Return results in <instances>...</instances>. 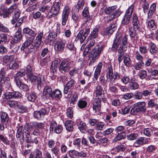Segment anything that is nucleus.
Listing matches in <instances>:
<instances>
[{
	"label": "nucleus",
	"mask_w": 158,
	"mask_h": 158,
	"mask_svg": "<svg viewBox=\"0 0 158 158\" xmlns=\"http://www.w3.org/2000/svg\"><path fill=\"white\" fill-rule=\"evenodd\" d=\"M146 103L144 102H139L134 104L131 110V114L132 115H135L139 112H145L146 110Z\"/></svg>",
	"instance_id": "nucleus-7"
},
{
	"label": "nucleus",
	"mask_w": 158,
	"mask_h": 158,
	"mask_svg": "<svg viewBox=\"0 0 158 158\" xmlns=\"http://www.w3.org/2000/svg\"><path fill=\"white\" fill-rule=\"evenodd\" d=\"M94 128L96 131H102L106 128V126L103 122L98 121Z\"/></svg>",
	"instance_id": "nucleus-33"
},
{
	"label": "nucleus",
	"mask_w": 158,
	"mask_h": 158,
	"mask_svg": "<svg viewBox=\"0 0 158 158\" xmlns=\"http://www.w3.org/2000/svg\"><path fill=\"white\" fill-rule=\"evenodd\" d=\"M16 9V5L13 4L8 9L1 8L0 9V15L3 18L8 17L9 15Z\"/></svg>",
	"instance_id": "nucleus-11"
},
{
	"label": "nucleus",
	"mask_w": 158,
	"mask_h": 158,
	"mask_svg": "<svg viewBox=\"0 0 158 158\" xmlns=\"http://www.w3.org/2000/svg\"><path fill=\"white\" fill-rule=\"evenodd\" d=\"M142 6L143 9V11L144 13H145L148 10L149 7V4L148 1L142 2Z\"/></svg>",
	"instance_id": "nucleus-56"
},
{
	"label": "nucleus",
	"mask_w": 158,
	"mask_h": 158,
	"mask_svg": "<svg viewBox=\"0 0 158 158\" xmlns=\"http://www.w3.org/2000/svg\"><path fill=\"white\" fill-rule=\"evenodd\" d=\"M46 113V109L44 108H42L39 111H35L33 113V115L35 118L40 120L43 118Z\"/></svg>",
	"instance_id": "nucleus-18"
},
{
	"label": "nucleus",
	"mask_w": 158,
	"mask_h": 158,
	"mask_svg": "<svg viewBox=\"0 0 158 158\" xmlns=\"http://www.w3.org/2000/svg\"><path fill=\"white\" fill-rule=\"evenodd\" d=\"M1 84H2V87L3 86L6 89V90H8L12 89V87L11 83L10 81V79L9 78V80H5L1 82Z\"/></svg>",
	"instance_id": "nucleus-37"
},
{
	"label": "nucleus",
	"mask_w": 158,
	"mask_h": 158,
	"mask_svg": "<svg viewBox=\"0 0 158 158\" xmlns=\"http://www.w3.org/2000/svg\"><path fill=\"white\" fill-rule=\"evenodd\" d=\"M37 97L35 94L34 92L29 93L27 94V99L30 102H34Z\"/></svg>",
	"instance_id": "nucleus-43"
},
{
	"label": "nucleus",
	"mask_w": 158,
	"mask_h": 158,
	"mask_svg": "<svg viewBox=\"0 0 158 158\" xmlns=\"http://www.w3.org/2000/svg\"><path fill=\"white\" fill-rule=\"evenodd\" d=\"M138 135L136 133H133L127 135V139L129 140H133L138 137Z\"/></svg>",
	"instance_id": "nucleus-62"
},
{
	"label": "nucleus",
	"mask_w": 158,
	"mask_h": 158,
	"mask_svg": "<svg viewBox=\"0 0 158 158\" xmlns=\"http://www.w3.org/2000/svg\"><path fill=\"white\" fill-rule=\"evenodd\" d=\"M23 34L29 35L30 36L27 37V39L21 47V50L23 51L25 48L28 47L32 44L35 40V36L36 35L37 33L32 29L28 27H26L23 30Z\"/></svg>",
	"instance_id": "nucleus-3"
},
{
	"label": "nucleus",
	"mask_w": 158,
	"mask_h": 158,
	"mask_svg": "<svg viewBox=\"0 0 158 158\" xmlns=\"http://www.w3.org/2000/svg\"><path fill=\"white\" fill-rule=\"evenodd\" d=\"M144 65L143 61H139L135 64L134 67L136 70H139L143 68Z\"/></svg>",
	"instance_id": "nucleus-50"
},
{
	"label": "nucleus",
	"mask_w": 158,
	"mask_h": 158,
	"mask_svg": "<svg viewBox=\"0 0 158 158\" xmlns=\"http://www.w3.org/2000/svg\"><path fill=\"white\" fill-rule=\"evenodd\" d=\"M147 73L146 70H140L138 73L139 77L141 79H144L147 76Z\"/></svg>",
	"instance_id": "nucleus-51"
},
{
	"label": "nucleus",
	"mask_w": 158,
	"mask_h": 158,
	"mask_svg": "<svg viewBox=\"0 0 158 158\" xmlns=\"http://www.w3.org/2000/svg\"><path fill=\"white\" fill-rule=\"evenodd\" d=\"M70 9L68 6H65L63 9L61 17V24L63 26H64L68 20Z\"/></svg>",
	"instance_id": "nucleus-13"
},
{
	"label": "nucleus",
	"mask_w": 158,
	"mask_h": 158,
	"mask_svg": "<svg viewBox=\"0 0 158 158\" xmlns=\"http://www.w3.org/2000/svg\"><path fill=\"white\" fill-rule=\"evenodd\" d=\"M104 48V46L103 45H102L101 47H99L98 45H97L92 49L89 56L90 60L89 64V66L94 63L98 59Z\"/></svg>",
	"instance_id": "nucleus-6"
},
{
	"label": "nucleus",
	"mask_w": 158,
	"mask_h": 158,
	"mask_svg": "<svg viewBox=\"0 0 158 158\" xmlns=\"http://www.w3.org/2000/svg\"><path fill=\"white\" fill-rule=\"evenodd\" d=\"M133 97L136 100H140L143 98L142 92L138 91H136L135 92L134 94H133Z\"/></svg>",
	"instance_id": "nucleus-63"
},
{
	"label": "nucleus",
	"mask_w": 158,
	"mask_h": 158,
	"mask_svg": "<svg viewBox=\"0 0 158 158\" xmlns=\"http://www.w3.org/2000/svg\"><path fill=\"white\" fill-rule=\"evenodd\" d=\"M96 97L101 96L104 92V91L101 85H98L94 90Z\"/></svg>",
	"instance_id": "nucleus-34"
},
{
	"label": "nucleus",
	"mask_w": 158,
	"mask_h": 158,
	"mask_svg": "<svg viewBox=\"0 0 158 158\" xmlns=\"http://www.w3.org/2000/svg\"><path fill=\"white\" fill-rule=\"evenodd\" d=\"M85 4L84 0H79L77 4L76 8V12H78L80 10H81Z\"/></svg>",
	"instance_id": "nucleus-44"
},
{
	"label": "nucleus",
	"mask_w": 158,
	"mask_h": 158,
	"mask_svg": "<svg viewBox=\"0 0 158 158\" xmlns=\"http://www.w3.org/2000/svg\"><path fill=\"white\" fill-rule=\"evenodd\" d=\"M23 127L22 126H20L18 128L16 136L17 138L19 139L21 143L23 144L24 141V136L23 133Z\"/></svg>",
	"instance_id": "nucleus-21"
},
{
	"label": "nucleus",
	"mask_w": 158,
	"mask_h": 158,
	"mask_svg": "<svg viewBox=\"0 0 158 158\" xmlns=\"http://www.w3.org/2000/svg\"><path fill=\"white\" fill-rule=\"evenodd\" d=\"M127 36V35L123 34L122 33V37L120 39V40H122V42L120 47L123 48H127L128 45Z\"/></svg>",
	"instance_id": "nucleus-23"
},
{
	"label": "nucleus",
	"mask_w": 158,
	"mask_h": 158,
	"mask_svg": "<svg viewBox=\"0 0 158 158\" xmlns=\"http://www.w3.org/2000/svg\"><path fill=\"white\" fill-rule=\"evenodd\" d=\"M68 153L70 157L72 158H76L78 156L79 152L75 150H70Z\"/></svg>",
	"instance_id": "nucleus-54"
},
{
	"label": "nucleus",
	"mask_w": 158,
	"mask_h": 158,
	"mask_svg": "<svg viewBox=\"0 0 158 158\" xmlns=\"http://www.w3.org/2000/svg\"><path fill=\"white\" fill-rule=\"evenodd\" d=\"M8 104L10 107L16 108L19 104L18 102L12 100L8 101Z\"/></svg>",
	"instance_id": "nucleus-61"
},
{
	"label": "nucleus",
	"mask_w": 158,
	"mask_h": 158,
	"mask_svg": "<svg viewBox=\"0 0 158 158\" xmlns=\"http://www.w3.org/2000/svg\"><path fill=\"white\" fill-rule=\"evenodd\" d=\"M66 41L63 39L57 40L54 44V48L56 51L63 52L64 50Z\"/></svg>",
	"instance_id": "nucleus-14"
},
{
	"label": "nucleus",
	"mask_w": 158,
	"mask_h": 158,
	"mask_svg": "<svg viewBox=\"0 0 158 158\" xmlns=\"http://www.w3.org/2000/svg\"><path fill=\"white\" fill-rule=\"evenodd\" d=\"M148 27L151 30H153L157 27L156 24L153 20L149 21L148 23Z\"/></svg>",
	"instance_id": "nucleus-49"
},
{
	"label": "nucleus",
	"mask_w": 158,
	"mask_h": 158,
	"mask_svg": "<svg viewBox=\"0 0 158 158\" xmlns=\"http://www.w3.org/2000/svg\"><path fill=\"white\" fill-rule=\"evenodd\" d=\"M148 71L150 73L152 76H156L158 75V70L156 69L149 68L147 69Z\"/></svg>",
	"instance_id": "nucleus-58"
},
{
	"label": "nucleus",
	"mask_w": 158,
	"mask_h": 158,
	"mask_svg": "<svg viewBox=\"0 0 158 158\" xmlns=\"http://www.w3.org/2000/svg\"><path fill=\"white\" fill-rule=\"evenodd\" d=\"M77 125L80 131L82 133H84L86 131V129L87 127L86 124L85 123L78 120L77 122Z\"/></svg>",
	"instance_id": "nucleus-29"
},
{
	"label": "nucleus",
	"mask_w": 158,
	"mask_h": 158,
	"mask_svg": "<svg viewBox=\"0 0 158 158\" xmlns=\"http://www.w3.org/2000/svg\"><path fill=\"white\" fill-rule=\"evenodd\" d=\"M120 78V74L117 72L114 73L113 74L112 76L110 77V78L109 79L108 81L111 84L115 82L116 80H118Z\"/></svg>",
	"instance_id": "nucleus-35"
},
{
	"label": "nucleus",
	"mask_w": 158,
	"mask_h": 158,
	"mask_svg": "<svg viewBox=\"0 0 158 158\" xmlns=\"http://www.w3.org/2000/svg\"><path fill=\"white\" fill-rule=\"evenodd\" d=\"M149 48L150 53L153 55H155L157 52L156 45L154 44H151L149 45Z\"/></svg>",
	"instance_id": "nucleus-39"
},
{
	"label": "nucleus",
	"mask_w": 158,
	"mask_h": 158,
	"mask_svg": "<svg viewBox=\"0 0 158 158\" xmlns=\"http://www.w3.org/2000/svg\"><path fill=\"white\" fill-rule=\"evenodd\" d=\"M82 14L83 16L86 19L85 21L86 23L91 20V18L90 17L88 7H85L84 8L82 12Z\"/></svg>",
	"instance_id": "nucleus-27"
},
{
	"label": "nucleus",
	"mask_w": 158,
	"mask_h": 158,
	"mask_svg": "<svg viewBox=\"0 0 158 158\" xmlns=\"http://www.w3.org/2000/svg\"><path fill=\"white\" fill-rule=\"evenodd\" d=\"M153 64V63H152V59L148 58L145 60L144 64L145 66L147 68V69L150 67H152Z\"/></svg>",
	"instance_id": "nucleus-59"
},
{
	"label": "nucleus",
	"mask_w": 158,
	"mask_h": 158,
	"mask_svg": "<svg viewBox=\"0 0 158 158\" xmlns=\"http://www.w3.org/2000/svg\"><path fill=\"white\" fill-rule=\"evenodd\" d=\"M104 11L107 14H111L105 19V21L108 23L118 17L121 14V12L117 9V6H116L106 7Z\"/></svg>",
	"instance_id": "nucleus-4"
},
{
	"label": "nucleus",
	"mask_w": 158,
	"mask_h": 158,
	"mask_svg": "<svg viewBox=\"0 0 158 158\" xmlns=\"http://www.w3.org/2000/svg\"><path fill=\"white\" fill-rule=\"evenodd\" d=\"M49 96L53 99L59 100L62 96L61 91L58 89L52 91L50 86H46L44 88L42 98L44 100H46Z\"/></svg>",
	"instance_id": "nucleus-2"
},
{
	"label": "nucleus",
	"mask_w": 158,
	"mask_h": 158,
	"mask_svg": "<svg viewBox=\"0 0 158 158\" xmlns=\"http://www.w3.org/2000/svg\"><path fill=\"white\" fill-rule=\"evenodd\" d=\"M3 64H7L10 69H16L19 67V64L13 55L4 56L3 57Z\"/></svg>",
	"instance_id": "nucleus-5"
},
{
	"label": "nucleus",
	"mask_w": 158,
	"mask_h": 158,
	"mask_svg": "<svg viewBox=\"0 0 158 158\" xmlns=\"http://www.w3.org/2000/svg\"><path fill=\"white\" fill-rule=\"evenodd\" d=\"M15 83L17 85L19 89L24 91H27L29 90V88L28 86L23 83L19 79H15Z\"/></svg>",
	"instance_id": "nucleus-20"
},
{
	"label": "nucleus",
	"mask_w": 158,
	"mask_h": 158,
	"mask_svg": "<svg viewBox=\"0 0 158 158\" xmlns=\"http://www.w3.org/2000/svg\"><path fill=\"white\" fill-rule=\"evenodd\" d=\"M61 4L60 1H59L57 2H54L51 8L48 6H43L39 8V10L41 12L45 13L46 17L50 19L58 14Z\"/></svg>",
	"instance_id": "nucleus-1"
},
{
	"label": "nucleus",
	"mask_w": 158,
	"mask_h": 158,
	"mask_svg": "<svg viewBox=\"0 0 158 158\" xmlns=\"http://www.w3.org/2000/svg\"><path fill=\"white\" fill-rule=\"evenodd\" d=\"M22 96L21 94L18 91L9 92L5 95V98L7 100L11 99H16L21 98Z\"/></svg>",
	"instance_id": "nucleus-17"
},
{
	"label": "nucleus",
	"mask_w": 158,
	"mask_h": 158,
	"mask_svg": "<svg viewBox=\"0 0 158 158\" xmlns=\"http://www.w3.org/2000/svg\"><path fill=\"white\" fill-rule=\"evenodd\" d=\"M28 77L31 83L33 84L37 85V87H39L41 86V79L40 77H36L34 76L33 74L28 75Z\"/></svg>",
	"instance_id": "nucleus-16"
},
{
	"label": "nucleus",
	"mask_w": 158,
	"mask_h": 158,
	"mask_svg": "<svg viewBox=\"0 0 158 158\" xmlns=\"http://www.w3.org/2000/svg\"><path fill=\"white\" fill-rule=\"evenodd\" d=\"M140 28H138L137 29H135V28L133 27V29L132 28H130L129 29V34L131 38L134 37L136 34L137 31H139Z\"/></svg>",
	"instance_id": "nucleus-42"
},
{
	"label": "nucleus",
	"mask_w": 158,
	"mask_h": 158,
	"mask_svg": "<svg viewBox=\"0 0 158 158\" xmlns=\"http://www.w3.org/2000/svg\"><path fill=\"white\" fill-rule=\"evenodd\" d=\"M23 36L21 34V29L19 28L15 33V39L17 41H20L22 39Z\"/></svg>",
	"instance_id": "nucleus-52"
},
{
	"label": "nucleus",
	"mask_w": 158,
	"mask_h": 158,
	"mask_svg": "<svg viewBox=\"0 0 158 158\" xmlns=\"http://www.w3.org/2000/svg\"><path fill=\"white\" fill-rule=\"evenodd\" d=\"M102 65V64L101 63H99L95 70L94 78L96 80L98 79V77L100 74Z\"/></svg>",
	"instance_id": "nucleus-28"
},
{
	"label": "nucleus",
	"mask_w": 158,
	"mask_h": 158,
	"mask_svg": "<svg viewBox=\"0 0 158 158\" xmlns=\"http://www.w3.org/2000/svg\"><path fill=\"white\" fill-rule=\"evenodd\" d=\"M134 8V5L131 4L126 10L125 14L121 20V24L123 25H127L130 23L131 17L133 10Z\"/></svg>",
	"instance_id": "nucleus-8"
},
{
	"label": "nucleus",
	"mask_w": 158,
	"mask_h": 158,
	"mask_svg": "<svg viewBox=\"0 0 158 158\" xmlns=\"http://www.w3.org/2000/svg\"><path fill=\"white\" fill-rule=\"evenodd\" d=\"M58 61L55 60L52 62L50 67V71L54 75L56 72V68L58 64Z\"/></svg>",
	"instance_id": "nucleus-36"
},
{
	"label": "nucleus",
	"mask_w": 158,
	"mask_h": 158,
	"mask_svg": "<svg viewBox=\"0 0 158 158\" xmlns=\"http://www.w3.org/2000/svg\"><path fill=\"white\" fill-rule=\"evenodd\" d=\"M124 64L127 67H129L131 64V61L129 56H125L123 58Z\"/></svg>",
	"instance_id": "nucleus-60"
},
{
	"label": "nucleus",
	"mask_w": 158,
	"mask_h": 158,
	"mask_svg": "<svg viewBox=\"0 0 158 158\" xmlns=\"http://www.w3.org/2000/svg\"><path fill=\"white\" fill-rule=\"evenodd\" d=\"M101 99L99 97L96 98L93 104V110L96 114H99L101 107Z\"/></svg>",
	"instance_id": "nucleus-15"
},
{
	"label": "nucleus",
	"mask_w": 158,
	"mask_h": 158,
	"mask_svg": "<svg viewBox=\"0 0 158 158\" xmlns=\"http://www.w3.org/2000/svg\"><path fill=\"white\" fill-rule=\"evenodd\" d=\"M98 33V29L97 28H94L89 35V38L90 39L96 38Z\"/></svg>",
	"instance_id": "nucleus-46"
},
{
	"label": "nucleus",
	"mask_w": 158,
	"mask_h": 158,
	"mask_svg": "<svg viewBox=\"0 0 158 158\" xmlns=\"http://www.w3.org/2000/svg\"><path fill=\"white\" fill-rule=\"evenodd\" d=\"M90 32V29H86L84 31L83 30H81L78 34L76 38V40L80 41L81 43H82L86 39L87 36Z\"/></svg>",
	"instance_id": "nucleus-12"
},
{
	"label": "nucleus",
	"mask_w": 158,
	"mask_h": 158,
	"mask_svg": "<svg viewBox=\"0 0 158 158\" xmlns=\"http://www.w3.org/2000/svg\"><path fill=\"white\" fill-rule=\"evenodd\" d=\"M116 135L113 140L114 142H116L124 139L126 137V135L123 132H120Z\"/></svg>",
	"instance_id": "nucleus-41"
},
{
	"label": "nucleus",
	"mask_w": 158,
	"mask_h": 158,
	"mask_svg": "<svg viewBox=\"0 0 158 158\" xmlns=\"http://www.w3.org/2000/svg\"><path fill=\"white\" fill-rule=\"evenodd\" d=\"M135 78H131L128 85V87L131 90H135L139 88V85L137 82L135 81Z\"/></svg>",
	"instance_id": "nucleus-26"
},
{
	"label": "nucleus",
	"mask_w": 158,
	"mask_h": 158,
	"mask_svg": "<svg viewBox=\"0 0 158 158\" xmlns=\"http://www.w3.org/2000/svg\"><path fill=\"white\" fill-rule=\"evenodd\" d=\"M16 109L19 113H23L26 111L27 107L23 105L18 104Z\"/></svg>",
	"instance_id": "nucleus-47"
},
{
	"label": "nucleus",
	"mask_w": 158,
	"mask_h": 158,
	"mask_svg": "<svg viewBox=\"0 0 158 158\" xmlns=\"http://www.w3.org/2000/svg\"><path fill=\"white\" fill-rule=\"evenodd\" d=\"M0 141L2 142L4 144L8 145L9 144V141L7 137L2 134H0Z\"/></svg>",
	"instance_id": "nucleus-53"
},
{
	"label": "nucleus",
	"mask_w": 158,
	"mask_h": 158,
	"mask_svg": "<svg viewBox=\"0 0 158 158\" xmlns=\"http://www.w3.org/2000/svg\"><path fill=\"white\" fill-rule=\"evenodd\" d=\"M7 35L4 33L0 34V44H4L6 43L7 40Z\"/></svg>",
	"instance_id": "nucleus-45"
},
{
	"label": "nucleus",
	"mask_w": 158,
	"mask_h": 158,
	"mask_svg": "<svg viewBox=\"0 0 158 158\" xmlns=\"http://www.w3.org/2000/svg\"><path fill=\"white\" fill-rule=\"evenodd\" d=\"M116 25L115 24H112L110 27L106 28L105 30V32L106 34L111 35L116 29Z\"/></svg>",
	"instance_id": "nucleus-32"
},
{
	"label": "nucleus",
	"mask_w": 158,
	"mask_h": 158,
	"mask_svg": "<svg viewBox=\"0 0 158 158\" xmlns=\"http://www.w3.org/2000/svg\"><path fill=\"white\" fill-rule=\"evenodd\" d=\"M131 21L133 27L135 29L140 28V24L139 21L138 19V17L135 13H134L132 15Z\"/></svg>",
	"instance_id": "nucleus-19"
},
{
	"label": "nucleus",
	"mask_w": 158,
	"mask_h": 158,
	"mask_svg": "<svg viewBox=\"0 0 158 158\" xmlns=\"http://www.w3.org/2000/svg\"><path fill=\"white\" fill-rule=\"evenodd\" d=\"M14 12V15L12 16V19L11 20L12 23L13 24L15 23L18 20V19L20 15V12L18 9V7L16 5V9L13 10Z\"/></svg>",
	"instance_id": "nucleus-22"
},
{
	"label": "nucleus",
	"mask_w": 158,
	"mask_h": 158,
	"mask_svg": "<svg viewBox=\"0 0 158 158\" xmlns=\"http://www.w3.org/2000/svg\"><path fill=\"white\" fill-rule=\"evenodd\" d=\"M73 122L72 120H67L65 123V126L66 130L69 131H72L73 129Z\"/></svg>",
	"instance_id": "nucleus-31"
},
{
	"label": "nucleus",
	"mask_w": 158,
	"mask_h": 158,
	"mask_svg": "<svg viewBox=\"0 0 158 158\" xmlns=\"http://www.w3.org/2000/svg\"><path fill=\"white\" fill-rule=\"evenodd\" d=\"M156 3H152L150 6L148 13V18H150L152 17L153 13L156 11Z\"/></svg>",
	"instance_id": "nucleus-25"
},
{
	"label": "nucleus",
	"mask_w": 158,
	"mask_h": 158,
	"mask_svg": "<svg viewBox=\"0 0 158 158\" xmlns=\"http://www.w3.org/2000/svg\"><path fill=\"white\" fill-rule=\"evenodd\" d=\"M78 106L80 109L85 108L87 105V102L85 101L80 100L77 103Z\"/></svg>",
	"instance_id": "nucleus-55"
},
{
	"label": "nucleus",
	"mask_w": 158,
	"mask_h": 158,
	"mask_svg": "<svg viewBox=\"0 0 158 158\" xmlns=\"http://www.w3.org/2000/svg\"><path fill=\"white\" fill-rule=\"evenodd\" d=\"M113 74V70L112 66L110 64L107 65V69L106 70V75L107 79L110 78V77Z\"/></svg>",
	"instance_id": "nucleus-38"
},
{
	"label": "nucleus",
	"mask_w": 158,
	"mask_h": 158,
	"mask_svg": "<svg viewBox=\"0 0 158 158\" xmlns=\"http://www.w3.org/2000/svg\"><path fill=\"white\" fill-rule=\"evenodd\" d=\"M51 151L52 154L56 156H59L58 154L60 152V150L58 147L55 146L51 149Z\"/></svg>",
	"instance_id": "nucleus-64"
},
{
	"label": "nucleus",
	"mask_w": 158,
	"mask_h": 158,
	"mask_svg": "<svg viewBox=\"0 0 158 158\" xmlns=\"http://www.w3.org/2000/svg\"><path fill=\"white\" fill-rule=\"evenodd\" d=\"M147 143L144 138L140 137L134 143L133 146L136 148L139 147Z\"/></svg>",
	"instance_id": "nucleus-24"
},
{
	"label": "nucleus",
	"mask_w": 158,
	"mask_h": 158,
	"mask_svg": "<svg viewBox=\"0 0 158 158\" xmlns=\"http://www.w3.org/2000/svg\"><path fill=\"white\" fill-rule=\"evenodd\" d=\"M0 31L6 33H9L10 31L8 27L5 26L0 22Z\"/></svg>",
	"instance_id": "nucleus-48"
},
{
	"label": "nucleus",
	"mask_w": 158,
	"mask_h": 158,
	"mask_svg": "<svg viewBox=\"0 0 158 158\" xmlns=\"http://www.w3.org/2000/svg\"><path fill=\"white\" fill-rule=\"evenodd\" d=\"M156 147L153 145L148 146L146 148V152L148 153H154L157 149Z\"/></svg>",
	"instance_id": "nucleus-40"
},
{
	"label": "nucleus",
	"mask_w": 158,
	"mask_h": 158,
	"mask_svg": "<svg viewBox=\"0 0 158 158\" xmlns=\"http://www.w3.org/2000/svg\"><path fill=\"white\" fill-rule=\"evenodd\" d=\"M72 63V61L67 59L62 61L60 65V72L63 73L68 72L71 68Z\"/></svg>",
	"instance_id": "nucleus-10"
},
{
	"label": "nucleus",
	"mask_w": 158,
	"mask_h": 158,
	"mask_svg": "<svg viewBox=\"0 0 158 158\" xmlns=\"http://www.w3.org/2000/svg\"><path fill=\"white\" fill-rule=\"evenodd\" d=\"M33 18L35 19H40V20L43 21L44 19V16L41 15V13L39 11L33 14Z\"/></svg>",
	"instance_id": "nucleus-57"
},
{
	"label": "nucleus",
	"mask_w": 158,
	"mask_h": 158,
	"mask_svg": "<svg viewBox=\"0 0 158 158\" xmlns=\"http://www.w3.org/2000/svg\"><path fill=\"white\" fill-rule=\"evenodd\" d=\"M29 158H42V152L38 149L35 151L33 154L31 153Z\"/></svg>",
	"instance_id": "nucleus-30"
},
{
	"label": "nucleus",
	"mask_w": 158,
	"mask_h": 158,
	"mask_svg": "<svg viewBox=\"0 0 158 158\" xmlns=\"http://www.w3.org/2000/svg\"><path fill=\"white\" fill-rule=\"evenodd\" d=\"M1 123H0V130L1 131L4 130L9 125L10 120L8 114L5 112H0Z\"/></svg>",
	"instance_id": "nucleus-9"
}]
</instances>
